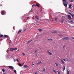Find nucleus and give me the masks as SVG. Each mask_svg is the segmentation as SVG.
<instances>
[{"label": "nucleus", "instance_id": "15", "mask_svg": "<svg viewBox=\"0 0 74 74\" xmlns=\"http://www.w3.org/2000/svg\"><path fill=\"white\" fill-rule=\"evenodd\" d=\"M36 6H37V7H38V8L40 7V6L38 4H36Z\"/></svg>", "mask_w": 74, "mask_h": 74}, {"label": "nucleus", "instance_id": "30", "mask_svg": "<svg viewBox=\"0 0 74 74\" xmlns=\"http://www.w3.org/2000/svg\"><path fill=\"white\" fill-rule=\"evenodd\" d=\"M31 40L29 41H28V43H30V42L32 41V40Z\"/></svg>", "mask_w": 74, "mask_h": 74}, {"label": "nucleus", "instance_id": "43", "mask_svg": "<svg viewBox=\"0 0 74 74\" xmlns=\"http://www.w3.org/2000/svg\"><path fill=\"white\" fill-rule=\"evenodd\" d=\"M43 71H45V69L44 70H43Z\"/></svg>", "mask_w": 74, "mask_h": 74}, {"label": "nucleus", "instance_id": "22", "mask_svg": "<svg viewBox=\"0 0 74 74\" xmlns=\"http://www.w3.org/2000/svg\"><path fill=\"white\" fill-rule=\"evenodd\" d=\"M41 61H40L37 64H40V63H41Z\"/></svg>", "mask_w": 74, "mask_h": 74}, {"label": "nucleus", "instance_id": "35", "mask_svg": "<svg viewBox=\"0 0 74 74\" xmlns=\"http://www.w3.org/2000/svg\"><path fill=\"white\" fill-rule=\"evenodd\" d=\"M19 66H21L22 65L21 64H19Z\"/></svg>", "mask_w": 74, "mask_h": 74}, {"label": "nucleus", "instance_id": "5", "mask_svg": "<svg viewBox=\"0 0 74 74\" xmlns=\"http://www.w3.org/2000/svg\"><path fill=\"white\" fill-rule=\"evenodd\" d=\"M47 53H48V54L49 55H50L51 56V55H52V53H51V52H49V51H47Z\"/></svg>", "mask_w": 74, "mask_h": 74}, {"label": "nucleus", "instance_id": "23", "mask_svg": "<svg viewBox=\"0 0 74 74\" xmlns=\"http://www.w3.org/2000/svg\"><path fill=\"white\" fill-rule=\"evenodd\" d=\"M36 5L34 4L32 5V7H35V6H36Z\"/></svg>", "mask_w": 74, "mask_h": 74}, {"label": "nucleus", "instance_id": "6", "mask_svg": "<svg viewBox=\"0 0 74 74\" xmlns=\"http://www.w3.org/2000/svg\"><path fill=\"white\" fill-rule=\"evenodd\" d=\"M61 21L62 23H63V22H64V17L62 16V17Z\"/></svg>", "mask_w": 74, "mask_h": 74}, {"label": "nucleus", "instance_id": "4", "mask_svg": "<svg viewBox=\"0 0 74 74\" xmlns=\"http://www.w3.org/2000/svg\"><path fill=\"white\" fill-rule=\"evenodd\" d=\"M1 14L2 15H5V11H1Z\"/></svg>", "mask_w": 74, "mask_h": 74}, {"label": "nucleus", "instance_id": "21", "mask_svg": "<svg viewBox=\"0 0 74 74\" xmlns=\"http://www.w3.org/2000/svg\"><path fill=\"white\" fill-rule=\"evenodd\" d=\"M66 69V68L65 67V66H64V68L63 69V71H64V70Z\"/></svg>", "mask_w": 74, "mask_h": 74}, {"label": "nucleus", "instance_id": "13", "mask_svg": "<svg viewBox=\"0 0 74 74\" xmlns=\"http://www.w3.org/2000/svg\"><path fill=\"white\" fill-rule=\"evenodd\" d=\"M24 67H25V68H26L27 67H28V66H27V65H25L24 66Z\"/></svg>", "mask_w": 74, "mask_h": 74}, {"label": "nucleus", "instance_id": "17", "mask_svg": "<svg viewBox=\"0 0 74 74\" xmlns=\"http://www.w3.org/2000/svg\"><path fill=\"white\" fill-rule=\"evenodd\" d=\"M21 32H22V30H19L18 31V33H21Z\"/></svg>", "mask_w": 74, "mask_h": 74}, {"label": "nucleus", "instance_id": "41", "mask_svg": "<svg viewBox=\"0 0 74 74\" xmlns=\"http://www.w3.org/2000/svg\"><path fill=\"white\" fill-rule=\"evenodd\" d=\"M64 47H65V46L64 45L63 46V48H64Z\"/></svg>", "mask_w": 74, "mask_h": 74}, {"label": "nucleus", "instance_id": "20", "mask_svg": "<svg viewBox=\"0 0 74 74\" xmlns=\"http://www.w3.org/2000/svg\"><path fill=\"white\" fill-rule=\"evenodd\" d=\"M4 36L5 37H8V35H5Z\"/></svg>", "mask_w": 74, "mask_h": 74}, {"label": "nucleus", "instance_id": "14", "mask_svg": "<svg viewBox=\"0 0 74 74\" xmlns=\"http://www.w3.org/2000/svg\"><path fill=\"white\" fill-rule=\"evenodd\" d=\"M55 64L56 66H59V64H58V63H56Z\"/></svg>", "mask_w": 74, "mask_h": 74}, {"label": "nucleus", "instance_id": "44", "mask_svg": "<svg viewBox=\"0 0 74 74\" xmlns=\"http://www.w3.org/2000/svg\"><path fill=\"white\" fill-rule=\"evenodd\" d=\"M36 51H35L34 52L35 53H36Z\"/></svg>", "mask_w": 74, "mask_h": 74}, {"label": "nucleus", "instance_id": "48", "mask_svg": "<svg viewBox=\"0 0 74 74\" xmlns=\"http://www.w3.org/2000/svg\"><path fill=\"white\" fill-rule=\"evenodd\" d=\"M13 29H14V30H15V29H14V27H13Z\"/></svg>", "mask_w": 74, "mask_h": 74}, {"label": "nucleus", "instance_id": "25", "mask_svg": "<svg viewBox=\"0 0 74 74\" xmlns=\"http://www.w3.org/2000/svg\"><path fill=\"white\" fill-rule=\"evenodd\" d=\"M14 73H16V70H14Z\"/></svg>", "mask_w": 74, "mask_h": 74}, {"label": "nucleus", "instance_id": "16", "mask_svg": "<svg viewBox=\"0 0 74 74\" xmlns=\"http://www.w3.org/2000/svg\"><path fill=\"white\" fill-rule=\"evenodd\" d=\"M53 70L55 73H56V71L55 70V69H54V68H53Z\"/></svg>", "mask_w": 74, "mask_h": 74}, {"label": "nucleus", "instance_id": "39", "mask_svg": "<svg viewBox=\"0 0 74 74\" xmlns=\"http://www.w3.org/2000/svg\"><path fill=\"white\" fill-rule=\"evenodd\" d=\"M63 60H64V61L65 62H66V60H65V59H63Z\"/></svg>", "mask_w": 74, "mask_h": 74}, {"label": "nucleus", "instance_id": "12", "mask_svg": "<svg viewBox=\"0 0 74 74\" xmlns=\"http://www.w3.org/2000/svg\"><path fill=\"white\" fill-rule=\"evenodd\" d=\"M61 61V62L63 63V64H64V61H63V60H62V59H60Z\"/></svg>", "mask_w": 74, "mask_h": 74}, {"label": "nucleus", "instance_id": "11", "mask_svg": "<svg viewBox=\"0 0 74 74\" xmlns=\"http://www.w3.org/2000/svg\"><path fill=\"white\" fill-rule=\"evenodd\" d=\"M66 73L67 74H69V71L68 70H66Z\"/></svg>", "mask_w": 74, "mask_h": 74}, {"label": "nucleus", "instance_id": "47", "mask_svg": "<svg viewBox=\"0 0 74 74\" xmlns=\"http://www.w3.org/2000/svg\"><path fill=\"white\" fill-rule=\"evenodd\" d=\"M34 64H32V66H34Z\"/></svg>", "mask_w": 74, "mask_h": 74}, {"label": "nucleus", "instance_id": "36", "mask_svg": "<svg viewBox=\"0 0 74 74\" xmlns=\"http://www.w3.org/2000/svg\"><path fill=\"white\" fill-rule=\"evenodd\" d=\"M23 55L24 56H25V53H23Z\"/></svg>", "mask_w": 74, "mask_h": 74}, {"label": "nucleus", "instance_id": "2", "mask_svg": "<svg viewBox=\"0 0 74 74\" xmlns=\"http://www.w3.org/2000/svg\"><path fill=\"white\" fill-rule=\"evenodd\" d=\"M18 49V48H11L10 49V51H13L14 50H15V49Z\"/></svg>", "mask_w": 74, "mask_h": 74}, {"label": "nucleus", "instance_id": "29", "mask_svg": "<svg viewBox=\"0 0 74 74\" xmlns=\"http://www.w3.org/2000/svg\"><path fill=\"white\" fill-rule=\"evenodd\" d=\"M71 15L72 16V17H74V14H72V15Z\"/></svg>", "mask_w": 74, "mask_h": 74}, {"label": "nucleus", "instance_id": "7", "mask_svg": "<svg viewBox=\"0 0 74 74\" xmlns=\"http://www.w3.org/2000/svg\"><path fill=\"white\" fill-rule=\"evenodd\" d=\"M62 40H69V38L68 37H65L62 38Z\"/></svg>", "mask_w": 74, "mask_h": 74}, {"label": "nucleus", "instance_id": "51", "mask_svg": "<svg viewBox=\"0 0 74 74\" xmlns=\"http://www.w3.org/2000/svg\"><path fill=\"white\" fill-rule=\"evenodd\" d=\"M48 40H50V39H48Z\"/></svg>", "mask_w": 74, "mask_h": 74}, {"label": "nucleus", "instance_id": "3", "mask_svg": "<svg viewBox=\"0 0 74 74\" xmlns=\"http://www.w3.org/2000/svg\"><path fill=\"white\" fill-rule=\"evenodd\" d=\"M68 19H69V20H71V17L70 16V15H68Z\"/></svg>", "mask_w": 74, "mask_h": 74}, {"label": "nucleus", "instance_id": "28", "mask_svg": "<svg viewBox=\"0 0 74 74\" xmlns=\"http://www.w3.org/2000/svg\"><path fill=\"white\" fill-rule=\"evenodd\" d=\"M57 72L58 73V74H60V71H58Z\"/></svg>", "mask_w": 74, "mask_h": 74}, {"label": "nucleus", "instance_id": "33", "mask_svg": "<svg viewBox=\"0 0 74 74\" xmlns=\"http://www.w3.org/2000/svg\"><path fill=\"white\" fill-rule=\"evenodd\" d=\"M16 61H17L18 62H19V60H18V58H17L16 59Z\"/></svg>", "mask_w": 74, "mask_h": 74}, {"label": "nucleus", "instance_id": "8", "mask_svg": "<svg viewBox=\"0 0 74 74\" xmlns=\"http://www.w3.org/2000/svg\"><path fill=\"white\" fill-rule=\"evenodd\" d=\"M8 67L10 68V69H13V68L14 69V67L12 66H8Z\"/></svg>", "mask_w": 74, "mask_h": 74}, {"label": "nucleus", "instance_id": "38", "mask_svg": "<svg viewBox=\"0 0 74 74\" xmlns=\"http://www.w3.org/2000/svg\"><path fill=\"white\" fill-rule=\"evenodd\" d=\"M69 14H70V15H72V14H71V13H69Z\"/></svg>", "mask_w": 74, "mask_h": 74}, {"label": "nucleus", "instance_id": "24", "mask_svg": "<svg viewBox=\"0 0 74 74\" xmlns=\"http://www.w3.org/2000/svg\"><path fill=\"white\" fill-rule=\"evenodd\" d=\"M54 20L56 21H57V20H58V18H55Z\"/></svg>", "mask_w": 74, "mask_h": 74}, {"label": "nucleus", "instance_id": "50", "mask_svg": "<svg viewBox=\"0 0 74 74\" xmlns=\"http://www.w3.org/2000/svg\"><path fill=\"white\" fill-rule=\"evenodd\" d=\"M49 21H51V20L50 19V20H49Z\"/></svg>", "mask_w": 74, "mask_h": 74}, {"label": "nucleus", "instance_id": "45", "mask_svg": "<svg viewBox=\"0 0 74 74\" xmlns=\"http://www.w3.org/2000/svg\"><path fill=\"white\" fill-rule=\"evenodd\" d=\"M72 38H73V40H74V38L72 37Z\"/></svg>", "mask_w": 74, "mask_h": 74}, {"label": "nucleus", "instance_id": "9", "mask_svg": "<svg viewBox=\"0 0 74 74\" xmlns=\"http://www.w3.org/2000/svg\"><path fill=\"white\" fill-rule=\"evenodd\" d=\"M35 18L36 19H37V20H38V19H39V18L38 17V16H37V15L35 16Z\"/></svg>", "mask_w": 74, "mask_h": 74}, {"label": "nucleus", "instance_id": "31", "mask_svg": "<svg viewBox=\"0 0 74 74\" xmlns=\"http://www.w3.org/2000/svg\"><path fill=\"white\" fill-rule=\"evenodd\" d=\"M70 2H73V1H74V0H71L70 1Z\"/></svg>", "mask_w": 74, "mask_h": 74}, {"label": "nucleus", "instance_id": "27", "mask_svg": "<svg viewBox=\"0 0 74 74\" xmlns=\"http://www.w3.org/2000/svg\"><path fill=\"white\" fill-rule=\"evenodd\" d=\"M2 71H3V72H4L5 71V70H4V69H2Z\"/></svg>", "mask_w": 74, "mask_h": 74}, {"label": "nucleus", "instance_id": "49", "mask_svg": "<svg viewBox=\"0 0 74 74\" xmlns=\"http://www.w3.org/2000/svg\"><path fill=\"white\" fill-rule=\"evenodd\" d=\"M52 39H51L50 40L51 41H52Z\"/></svg>", "mask_w": 74, "mask_h": 74}, {"label": "nucleus", "instance_id": "1", "mask_svg": "<svg viewBox=\"0 0 74 74\" xmlns=\"http://www.w3.org/2000/svg\"><path fill=\"white\" fill-rule=\"evenodd\" d=\"M67 4H68V2H63L64 5L65 7H67Z\"/></svg>", "mask_w": 74, "mask_h": 74}, {"label": "nucleus", "instance_id": "46", "mask_svg": "<svg viewBox=\"0 0 74 74\" xmlns=\"http://www.w3.org/2000/svg\"><path fill=\"white\" fill-rule=\"evenodd\" d=\"M0 6H1H1H2V5H0Z\"/></svg>", "mask_w": 74, "mask_h": 74}, {"label": "nucleus", "instance_id": "18", "mask_svg": "<svg viewBox=\"0 0 74 74\" xmlns=\"http://www.w3.org/2000/svg\"><path fill=\"white\" fill-rule=\"evenodd\" d=\"M57 33V32L56 31H54L52 32V33Z\"/></svg>", "mask_w": 74, "mask_h": 74}, {"label": "nucleus", "instance_id": "37", "mask_svg": "<svg viewBox=\"0 0 74 74\" xmlns=\"http://www.w3.org/2000/svg\"><path fill=\"white\" fill-rule=\"evenodd\" d=\"M32 12V10H31L30 11V12Z\"/></svg>", "mask_w": 74, "mask_h": 74}, {"label": "nucleus", "instance_id": "34", "mask_svg": "<svg viewBox=\"0 0 74 74\" xmlns=\"http://www.w3.org/2000/svg\"><path fill=\"white\" fill-rule=\"evenodd\" d=\"M69 22H70L71 23H72V22H73V21L71 20V21H70Z\"/></svg>", "mask_w": 74, "mask_h": 74}, {"label": "nucleus", "instance_id": "19", "mask_svg": "<svg viewBox=\"0 0 74 74\" xmlns=\"http://www.w3.org/2000/svg\"><path fill=\"white\" fill-rule=\"evenodd\" d=\"M67 0H62V1H63V3H64V2H66V1Z\"/></svg>", "mask_w": 74, "mask_h": 74}, {"label": "nucleus", "instance_id": "26", "mask_svg": "<svg viewBox=\"0 0 74 74\" xmlns=\"http://www.w3.org/2000/svg\"><path fill=\"white\" fill-rule=\"evenodd\" d=\"M3 35H0V38H1V37H3Z\"/></svg>", "mask_w": 74, "mask_h": 74}, {"label": "nucleus", "instance_id": "42", "mask_svg": "<svg viewBox=\"0 0 74 74\" xmlns=\"http://www.w3.org/2000/svg\"><path fill=\"white\" fill-rule=\"evenodd\" d=\"M27 19H28V18H29V17L26 18Z\"/></svg>", "mask_w": 74, "mask_h": 74}, {"label": "nucleus", "instance_id": "40", "mask_svg": "<svg viewBox=\"0 0 74 74\" xmlns=\"http://www.w3.org/2000/svg\"><path fill=\"white\" fill-rule=\"evenodd\" d=\"M25 30H26V28H24V31H25Z\"/></svg>", "mask_w": 74, "mask_h": 74}, {"label": "nucleus", "instance_id": "10", "mask_svg": "<svg viewBox=\"0 0 74 74\" xmlns=\"http://www.w3.org/2000/svg\"><path fill=\"white\" fill-rule=\"evenodd\" d=\"M71 6H72V5L71 4L69 5V7L68 8H71Z\"/></svg>", "mask_w": 74, "mask_h": 74}, {"label": "nucleus", "instance_id": "32", "mask_svg": "<svg viewBox=\"0 0 74 74\" xmlns=\"http://www.w3.org/2000/svg\"><path fill=\"white\" fill-rule=\"evenodd\" d=\"M38 30L39 31V32H41V31H42V29H38Z\"/></svg>", "mask_w": 74, "mask_h": 74}]
</instances>
